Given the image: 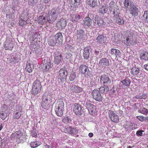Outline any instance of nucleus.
Masks as SVG:
<instances>
[{"label":"nucleus","mask_w":148,"mask_h":148,"mask_svg":"<svg viewBox=\"0 0 148 148\" xmlns=\"http://www.w3.org/2000/svg\"><path fill=\"white\" fill-rule=\"evenodd\" d=\"M60 12V9L58 7L54 8L48 11L46 16L47 21L52 23L57 18Z\"/></svg>","instance_id":"obj_1"},{"label":"nucleus","mask_w":148,"mask_h":148,"mask_svg":"<svg viewBox=\"0 0 148 148\" xmlns=\"http://www.w3.org/2000/svg\"><path fill=\"white\" fill-rule=\"evenodd\" d=\"M41 105L42 108L45 109H48L50 106L51 97L49 93L45 92L42 98Z\"/></svg>","instance_id":"obj_2"},{"label":"nucleus","mask_w":148,"mask_h":148,"mask_svg":"<svg viewBox=\"0 0 148 148\" xmlns=\"http://www.w3.org/2000/svg\"><path fill=\"white\" fill-rule=\"evenodd\" d=\"M64 103L63 99H58L56 104L55 110L56 114L58 116H62L64 110Z\"/></svg>","instance_id":"obj_3"},{"label":"nucleus","mask_w":148,"mask_h":148,"mask_svg":"<svg viewBox=\"0 0 148 148\" xmlns=\"http://www.w3.org/2000/svg\"><path fill=\"white\" fill-rule=\"evenodd\" d=\"M41 82L40 80L36 79L33 83L31 90V93L35 96L39 93L41 90Z\"/></svg>","instance_id":"obj_4"},{"label":"nucleus","mask_w":148,"mask_h":148,"mask_svg":"<svg viewBox=\"0 0 148 148\" xmlns=\"http://www.w3.org/2000/svg\"><path fill=\"white\" fill-rule=\"evenodd\" d=\"M93 21L95 25L99 27H102L106 24L103 18L98 15H96L93 17Z\"/></svg>","instance_id":"obj_5"},{"label":"nucleus","mask_w":148,"mask_h":148,"mask_svg":"<svg viewBox=\"0 0 148 148\" xmlns=\"http://www.w3.org/2000/svg\"><path fill=\"white\" fill-rule=\"evenodd\" d=\"M79 73L82 74H84L85 77L88 78L90 77L91 74L87 66L85 64H82L80 65L79 68Z\"/></svg>","instance_id":"obj_6"},{"label":"nucleus","mask_w":148,"mask_h":148,"mask_svg":"<svg viewBox=\"0 0 148 148\" xmlns=\"http://www.w3.org/2000/svg\"><path fill=\"white\" fill-rule=\"evenodd\" d=\"M128 10L129 11L130 14L135 17L138 15L139 12V8L132 2H130V8Z\"/></svg>","instance_id":"obj_7"},{"label":"nucleus","mask_w":148,"mask_h":148,"mask_svg":"<svg viewBox=\"0 0 148 148\" xmlns=\"http://www.w3.org/2000/svg\"><path fill=\"white\" fill-rule=\"evenodd\" d=\"M51 60L50 58L48 57H45L42 62L43 65L44 72H45L48 71L51 68Z\"/></svg>","instance_id":"obj_8"},{"label":"nucleus","mask_w":148,"mask_h":148,"mask_svg":"<svg viewBox=\"0 0 148 148\" xmlns=\"http://www.w3.org/2000/svg\"><path fill=\"white\" fill-rule=\"evenodd\" d=\"M90 101H86L85 104L87 108L88 109L90 114L92 115H95L97 112L96 106L93 105L90 103Z\"/></svg>","instance_id":"obj_9"},{"label":"nucleus","mask_w":148,"mask_h":148,"mask_svg":"<svg viewBox=\"0 0 148 148\" xmlns=\"http://www.w3.org/2000/svg\"><path fill=\"white\" fill-rule=\"evenodd\" d=\"M73 111L77 115H81L83 112V107L80 104L75 103L73 106Z\"/></svg>","instance_id":"obj_10"},{"label":"nucleus","mask_w":148,"mask_h":148,"mask_svg":"<svg viewBox=\"0 0 148 148\" xmlns=\"http://www.w3.org/2000/svg\"><path fill=\"white\" fill-rule=\"evenodd\" d=\"M8 106L5 104H3L1 108L0 111V118L2 120H5L7 117L8 111Z\"/></svg>","instance_id":"obj_11"},{"label":"nucleus","mask_w":148,"mask_h":148,"mask_svg":"<svg viewBox=\"0 0 148 148\" xmlns=\"http://www.w3.org/2000/svg\"><path fill=\"white\" fill-rule=\"evenodd\" d=\"M3 47L5 50H12L14 47L13 41L11 38H7L4 43Z\"/></svg>","instance_id":"obj_12"},{"label":"nucleus","mask_w":148,"mask_h":148,"mask_svg":"<svg viewBox=\"0 0 148 148\" xmlns=\"http://www.w3.org/2000/svg\"><path fill=\"white\" fill-rule=\"evenodd\" d=\"M108 116L111 120L113 122L118 123L119 119L118 115L116 114L113 111L110 110L108 112Z\"/></svg>","instance_id":"obj_13"},{"label":"nucleus","mask_w":148,"mask_h":148,"mask_svg":"<svg viewBox=\"0 0 148 148\" xmlns=\"http://www.w3.org/2000/svg\"><path fill=\"white\" fill-rule=\"evenodd\" d=\"M92 95L93 98L96 100L98 101H101L102 99V96L100 93L99 91L94 89L92 92Z\"/></svg>","instance_id":"obj_14"},{"label":"nucleus","mask_w":148,"mask_h":148,"mask_svg":"<svg viewBox=\"0 0 148 148\" xmlns=\"http://www.w3.org/2000/svg\"><path fill=\"white\" fill-rule=\"evenodd\" d=\"M63 57L62 54L59 51H56L54 53V62L55 64H58L61 62Z\"/></svg>","instance_id":"obj_15"},{"label":"nucleus","mask_w":148,"mask_h":148,"mask_svg":"<svg viewBox=\"0 0 148 148\" xmlns=\"http://www.w3.org/2000/svg\"><path fill=\"white\" fill-rule=\"evenodd\" d=\"M12 137L14 138L17 139L22 140L24 138V136L22 132L20 130L16 131L13 133L11 135Z\"/></svg>","instance_id":"obj_16"},{"label":"nucleus","mask_w":148,"mask_h":148,"mask_svg":"<svg viewBox=\"0 0 148 148\" xmlns=\"http://www.w3.org/2000/svg\"><path fill=\"white\" fill-rule=\"evenodd\" d=\"M59 73V77L61 80H62L66 79L68 73L67 71L65 68H62L60 70Z\"/></svg>","instance_id":"obj_17"},{"label":"nucleus","mask_w":148,"mask_h":148,"mask_svg":"<svg viewBox=\"0 0 148 148\" xmlns=\"http://www.w3.org/2000/svg\"><path fill=\"white\" fill-rule=\"evenodd\" d=\"M82 0H69L70 4H72L71 7L73 8V10H76L81 4Z\"/></svg>","instance_id":"obj_18"},{"label":"nucleus","mask_w":148,"mask_h":148,"mask_svg":"<svg viewBox=\"0 0 148 148\" xmlns=\"http://www.w3.org/2000/svg\"><path fill=\"white\" fill-rule=\"evenodd\" d=\"M92 19L88 16L85 17L83 20V25L87 27L93 28L92 25Z\"/></svg>","instance_id":"obj_19"},{"label":"nucleus","mask_w":148,"mask_h":148,"mask_svg":"<svg viewBox=\"0 0 148 148\" xmlns=\"http://www.w3.org/2000/svg\"><path fill=\"white\" fill-rule=\"evenodd\" d=\"M109 64L110 63L108 59L106 58H103L101 59L100 60L99 63V66L105 68L108 67Z\"/></svg>","instance_id":"obj_20"},{"label":"nucleus","mask_w":148,"mask_h":148,"mask_svg":"<svg viewBox=\"0 0 148 148\" xmlns=\"http://www.w3.org/2000/svg\"><path fill=\"white\" fill-rule=\"evenodd\" d=\"M70 89L74 93H79L83 91L82 88L74 84H73L71 86H70Z\"/></svg>","instance_id":"obj_21"},{"label":"nucleus","mask_w":148,"mask_h":148,"mask_svg":"<svg viewBox=\"0 0 148 148\" xmlns=\"http://www.w3.org/2000/svg\"><path fill=\"white\" fill-rule=\"evenodd\" d=\"M67 24V21L66 19L61 18L57 22L56 24L57 27L59 28H65Z\"/></svg>","instance_id":"obj_22"},{"label":"nucleus","mask_w":148,"mask_h":148,"mask_svg":"<svg viewBox=\"0 0 148 148\" xmlns=\"http://www.w3.org/2000/svg\"><path fill=\"white\" fill-rule=\"evenodd\" d=\"M71 19L73 22H78L82 18V16L78 14L73 13L70 14Z\"/></svg>","instance_id":"obj_23"},{"label":"nucleus","mask_w":148,"mask_h":148,"mask_svg":"<svg viewBox=\"0 0 148 148\" xmlns=\"http://www.w3.org/2000/svg\"><path fill=\"white\" fill-rule=\"evenodd\" d=\"M86 3L93 8L97 7L99 3L98 0H86Z\"/></svg>","instance_id":"obj_24"},{"label":"nucleus","mask_w":148,"mask_h":148,"mask_svg":"<svg viewBox=\"0 0 148 148\" xmlns=\"http://www.w3.org/2000/svg\"><path fill=\"white\" fill-rule=\"evenodd\" d=\"M28 19L27 15H24V14H22L19 19V25L21 26L25 25L27 23L26 21Z\"/></svg>","instance_id":"obj_25"},{"label":"nucleus","mask_w":148,"mask_h":148,"mask_svg":"<svg viewBox=\"0 0 148 148\" xmlns=\"http://www.w3.org/2000/svg\"><path fill=\"white\" fill-rule=\"evenodd\" d=\"M54 38L56 43L61 44L63 41V36L60 32H58L54 36Z\"/></svg>","instance_id":"obj_26"},{"label":"nucleus","mask_w":148,"mask_h":148,"mask_svg":"<svg viewBox=\"0 0 148 148\" xmlns=\"http://www.w3.org/2000/svg\"><path fill=\"white\" fill-rule=\"evenodd\" d=\"M34 68V65L30 61H27L26 64L25 69L26 71L29 73L32 72Z\"/></svg>","instance_id":"obj_27"},{"label":"nucleus","mask_w":148,"mask_h":148,"mask_svg":"<svg viewBox=\"0 0 148 148\" xmlns=\"http://www.w3.org/2000/svg\"><path fill=\"white\" fill-rule=\"evenodd\" d=\"M100 81L101 82L104 84H107L110 83V80L109 78L105 75H103L101 76Z\"/></svg>","instance_id":"obj_28"},{"label":"nucleus","mask_w":148,"mask_h":148,"mask_svg":"<svg viewBox=\"0 0 148 148\" xmlns=\"http://www.w3.org/2000/svg\"><path fill=\"white\" fill-rule=\"evenodd\" d=\"M97 42L101 44L105 43L107 40V38L102 35L99 34L96 39Z\"/></svg>","instance_id":"obj_29"},{"label":"nucleus","mask_w":148,"mask_h":148,"mask_svg":"<svg viewBox=\"0 0 148 148\" xmlns=\"http://www.w3.org/2000/svg\"><path fill=\"white\" fill-rule=\"evenodd\" d=\"M136 32L130 30L127 32V38L126 39V41H127L130 38H135L136 36Z\"/></svg>","instance_id":"obj_30"},{"label":"nucleus","mask_w":148,"mask_h":148,"mask_svg":"<svg viewBox=\"0 0 148 148\" xmlns=\"http://www.w3.org/2000/svg\"><path fill=\"white\" fill-rule=\"evenodd\" d=\"M66 130L67 132L71 134L75 135L78 133V130L74 127L69 126L66 128Z\"/></svg>","instance_id":"obj_31"},{"label":"nucleus","mask_w":148,"mask_h":148,"mask_svg":"<svg viewBox=\"0 0 148 148\" xmlns=\"http://www.w3.org/2000/svg\"><path fill=\"white\" fill-rule=\"evenodd\" d=\"M110 53L112 55L116 57H120L121 54L120 51L119 49L113 48L111 49Z\"/></svg>","instance_id":"obj_32"},{"label":"nucleus","mask_w":148,"mask_h":148,"mask_svg":"<svg viewBox=\"0 0 148 148\" xmlns=\"http://www.w3.org/2000/svg\"><path fill=\"white\" fill-rule=\"evenodd\" d=\"M90 48L88 47H86L84 48L83 56L84 58L86 60H88L90 56Z\"/></svg>","instance_id":"obj_33"},{"label":"nucleus","mask_w":148,"mask_h":148,"mask_svg":"<svg viewBox=\"0 0 148 148\" xmlns=\"http://www.w3.org/2000/svg\"><path fill=\"white\" fill-rule=\"evenodd\" d=\"M141 60L147 61L148 60V53L146 51H143L140 55Z\"/></svg>","instance_id":"obj_34"},{"label":"nucleus","mask_w":148,"mask_h":148,"mask_svg":"<svg viewBox=\"0 0 148 148\" xmlns=\"http://www.w3.org/2000/svg\"><path fill=\"white\" fill-rule=\"evenodd\" d=\"M29 47L31 49L34 50L35 49L39 47L40 45L38 42L33 41L30 44Z\"/></svg>","instance_id":"obj_35"},{"label":"nucleus","mask_w":148,"mask_h":148,"mask_svg":"<svg viewBox=\"0 0 148 148\" xmlns=\"http://www.w3.org/2000/svg\"><path fill=\"white\" fill-rule=\"evenodd\" d=\"M22 109L20 108L18 110L14 111L13 113V117L15 119H18L21 116Z\"/></svg>","instance_id":"obj_36"},{"label":"nucleus","mask_w":148,"mask_h":148,"mask_svg":"<svg viewBox=\"0 0 148 148\" xmlns=\"http://www.w3.org/2000/svg\"><path fill=\"white\" fill-rule=\"evenodd\" d=\"M85 36L84 32L82 29L77 30V38L80 39H83Z\"/></svg>","instance_id":"obj_37"},{"label":"nucleus","mask_w":148,"mask_h":148,"mask_svg":"<svg viewBox=\"0 0 148 148\" xmlns=\"http://www.w3.org/2000/svg\"><path fill=\"white\" fill-rule=\"evenodd\" d=\"M109 9L110 12L114 10V9L118 7L117 5L113 1L109 3Z\"/></svg>","instance_id":"obj_38"},{"label":"nucleus","mask_w":148,"mask_h":148,"mask_svg":"<svg viewBox=\"0 0 148 148\" xmlns=\"http://www.w3.org/2000/svg\"><path fill=\"white\" fill-rule=\"evenodd\" d=\"M131 81L128 78H125L124 79L121 81V83L122 84L123 86H130Z\"/></svg>","instance_id":"obj_39"},{"label":"nucleus","mask_w":148,"mask_h":148,"mask_svg":"<svg viewBox=\"0 0 148 148\" xmlns=\"http://www.w3.org/2000/svg\"><path fill=\"white\" fill-rule=\"evenodd\" d=\"M114 21L118 24L122 25L124 23V21L123 19H121L119 16L113 17Z\"/></svg>","instance_id":"obj_40"},{"label":"nucleus","mask_w":148,"mask_h":148,"mask_svg":"<svg viewBox=\"0 0 148 148\" xmlns=\"http://www.w3.org/2000/svg\"><path fill=\"white\" fill-rule=\"evenodd\" d=\"M140 72V69L136 67H133L130 71V73L131 74L134 76L137 75Z\"/></svg>","instance_id":"obj_41"},{"label":"nucleus","mask_w":148,"mask_h":148,"mask_svg":"<svg viewBox=\"0 0 148 148\" xmlns=\"http://www.w3.org/2000/svg\"><path fill=\"white\" fill-rule=\"evenodd\" d=\"M135 38H130L127 41H126L127 45L129 46H132L136 45V42Z\"/></svg>","instance_id":"obj_42"},{"label":"nucleus","mask_w":148,"mask_h":148,"mask_svg":"<svg viewBox=\"0 0 148 148\" xmlns=\"http://www.w3.org/2000/svg\"><path fill=\"white\" fill-rule=\"evenodd\" d=\"M110 12V14H113L114 16V17H115L116 16H119L120 14V10L118 7L116 8L114 10Z\"/></svg>","instance_id":"obj_43"},{"label":"nucleus","mask_w":148,"mask_h":148,"mask_svg":"<svg viewBox=\"0 0 148 148\" xmlns=\"http://www.w3.org/2000/svg\"><path fill=\"white\" fill-rule=\"evenodd\" d=\"M45 17L42 16L39 17L38 19V22L39 23L42 25L46 22V20Z\"/></svg>","instance_id":"obj_44"},{"label":"nucleus","mask_w":148,"mask_h":148,"mask_svg":"<svg viewBox=\"0 0 148 148\" xmlns=\"http://www.w3.org/2000/svg\"><path fill=\"white\" fill-rule=\"evenodd\" d=\"M97 11L99 14H103L106 13V7L103 5H100Z\"/></svg>","instance_id":"obj_45"},{"label":"nucleus","mask_w":148,"mask_h":148,"mask_svg":"<svg viewBox=\"0 0 148 148\" xmlns=\"http://www.w3.org/2000/svg\"><path fill=\"white\" fill-rule=\"evenodd\" d=\"M132 124L128 123L124 125V127L127 131L131 130H133Z\"/></svg>","instance_id":"obj_46"},{"label":"nucleus","mask_w":148,"mask_h":148,"mask_svg":"<svg viewBox=\"0 0 148 148\" xmlns=\"http://www.w3.org/2000/svg\"><path fill=\"white\" fill-rule=\"evenodd\" d=\"M138 112L145 115L148 114V110L145 108H140L138 110Z\"/></svg>","instance_id":"obj_47"},{"label":"nucleus","mask_w":148,"mask_h":148,"mask_svg":"<svg viewBox=\"0 0 148 148\" xmlns=\"http://www.w3.org/2000/svg\"><path fill=\"white\" fill-rule=\"evenodd\" d=\"M109 88L107 86H104L101 87L99 89V90L101 93H106L108 91Z\"/></svg>","instance_id":"obj_48"},{"label":"nucleus","mask_w":148,"mask_h":148,"mask_svg":"<svg viewBox=\"0 0 148 148\" xmlns=\"http://www.w3.org/2000/svg\"><path fill=\"white\" fill-rule=\"evenodd\" d=\"M129 0H125L123 1V4L124 5V8L125 9L128 10L130 8V3Z\"/></svg>","instance_id":"obj_49"},{"label":"nucleus","mask_w":148,"mask_h":148,"mask_svg":"<svg viewBox=\"0 0 148 148\" xmlns=\"http://www.w3.org/2000/svg\"><path fill=\"white\" fill-rule=\"evenodd\" d=\"M143 17L145 22L148 23V11L144 12Z\"/></svg>","instance_id":"obj_50"},{"label":"nucleus","mask_w":148,"mask_h":148,"mask_svg":"<svg viewBox=\"0 0 148 148\" xmlns=\"http://www.w3.org/2000/svg\"><path fill=\"white\" fill-rule=\"evenodd\" d=\"M40 145V143L36 142H32L30 145L32 148H35Z\"/></svg>","instance_id":"obj_51"},{"label":"nucleus","mask_w":148,"mask_h":148,"mask_svg":"<svg viewBox=\"0 0 148 148\" xmlns=\"http://www.w3.org/2000/svg\"><path fill=\"white\" fill-rule=\"evenodd\" d=\"M62 121L64 123L67 124L69 122L71 121V120L69 117L65 116L63 118Z\"/></svg>","instance_id":"obj_52"},{"label":"nucleus","mask_w":148,"mask_h":148,"mask_svg":"<svg viewBox=\"0 0 148 148\" xmlns=\"http://www.w3.org/2000/svg\"><path fill=\"white\" fill-rule=\"evenodd\" d=\"M38 0H29L28 3L29 5L33 6L36 5Z\"/></svg>","instance_id":"obj_53"},{"label":"nucleus","mask_w":148,"mask_h":148,"mask_svg":"<svg viewBox=\"0 0 148 148\" xmlns=\"http://www.w3.org/2000/svg\"><path fill=\"white\" fill-rule=\"evenodd\" d=\"M76 75L75 73H73L70 74L69 77V79L71 81H73L75 79Z\"/></svg>","instance_id":"obj_54"},{"label":"nucleus","mask_w":148,"mask_h":148,"mask_svg":"<svg viewBox=\"0 0 148 148\" xmlns=\"http://www.w3.org/2000/svg\"><path fill=\"white\" fill-rule=\"evenodd\" d=\"M49 45L51 46H54L56 44V42L54 41L52 39H50L48 42Z\"/></svg>","instance_id":"obj_55"},{"label":"nucleus","mask_w":148,"mask_h":148,"mask_svg":"<svg viewBox=\"0 0 148 148\" xmlns=\"http://www.w3.org/2000/svg\"><path fill=\"white\" fill-rule=\"evenodd\" d=\"M137 118L139 121L143 122L144 121V116H136Z\"/></svg>","instance_id":"obj_56"},{"label":"nucleus","mask_w":148,"mask_h":148,"mask_svg":"<svg viewBox=\"0 0 148 148\" xmlns=\"http://www.w3.org/2000/svg\"><path fill=\"white\" fill-rule=\"evenodd\" d=\"M72 54L69 52H68L66 54V58L67 59H69L70 58L72 57Z\"/></svg>","instance_id":"obj_57"},{"label":"nucleus","mask_w":148,"mask_h":148,"mask_svg":"<svg viewBox=\"0 0 148 148\" xmlns=\"http://www.w3.org/2000/svg\"><path fill=\"white\" fill-rule=\"evenodd\" d=\"M10 19H13L14 18V15L13 14H11L7 15Z\"/></svg>","instance_id":"obj_58"},{"label":"nucleus","mask_w":148,"mask_h":148,"mask_svg":"<svg viewBox=\"0 0 148 148\" xmlns=\"http://www.w3.org/2000/svg\"><path fill=\"white\" fill-rule=\"evenodd\" d=\"M16 58L15 57H13V58H11V63L12 64H14L16 62Z\"/></svg>","instance_id":"obj_59"},{"label":"nucleus","mask_w":148,"mask_h":148,"mask_svg":"<svg viewBox=\"0 0 148 148\" xmlns=\"http://www.w3.org/2000/svg\"><path fill=\"white\" fill-rule=\"evenodd\" d=\"M143 132L144 131L142 130L138 131L137 132L136 134L138 136H142L143 134L142 132Z\"/></svg>","instance_id":"obj_60"},{"label":"nucleus","mask_w":148,"mask_h":148,"mask_svg":"<svg viewBox=\"0 0 148 148\" xmlns=\"http://www.w3.org/2000/svg\"><path fill=\"white\" fill-rule=\"evenodd\" d=\"M135 98L138 99H142L141 95H137L135 96Z\"/></svg>","instance_id":"obj_61"},{"label":"nucleus","mask_w":148,"mask_h":148,"mask_svg":"<svg viewBox=\"0 0 148 148\" xmlns=\"http://www.w3.org/2000/svg\"><path fill=\"white\" fill-rule=\"evenodd\" d=\"M142 99H146L147 98V96L146 94L144 93L142 95H141Z\"/></svg>","instance_id":"obj_62"},{"label":"nucleus","mask_w":148,"mask_h":148,"mask_svg":"<svg viewBox=\"0 0 148 148\" xmlns=\"http://www.w3.org/2000/svg\"><path fill=\"white\" fill-rule=\"evenodd\" d=\"M144 67L146 70H148V64H145Z\"/></svg>","instance_id":"obj_63"},{"label":"nucleus","mask_w":148,"mask_h":148,"mask_svg":"<svg viewBox=\"0 0 148 148\" xmlns=\"http://www.w3.org/2000/svg\"><path fill=\"white\" fill-rule=\"evenodd\" d=\"M93 134L92 133H90L88 134V136L90 137H91L93 136Z\"/></svg>","instance_id":"obj_64"}]
</instances>
